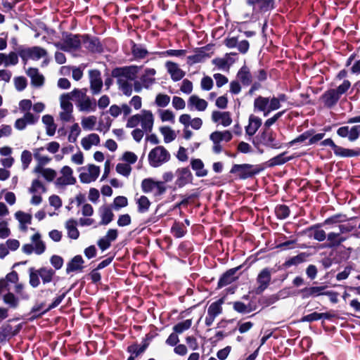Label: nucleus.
Listing matches in <instances>:
<instances>
[{"mask_svg":"<svg viewBox=\"0 0 360 360\" xmlns=\"http://www.w3.org/2000/svg\"><path fill=\"white\" fill-rule=\"evenodd\" d=\"M132 53L136 58H143L148 54L147 50L141 45L134 44Z\"/></svg>","mask_w":360,"mask_h":360,"instance_id":"nucleus-58","label":"nucleus"},{"mask_svg":"<svg viewBox=\"0 0 360 360\" xmlns=\"http://www.w3.org/2000/svg\"><path fill=\"white\" fill-rule=\"evenodd\" d=\"M39 274L43 281V283H48L51 282L55 272L51 269L43 267L39 269Z\"/></svg>","mask_w":360,"mask_h":360,"instance_id":"nucleus-46","label":"nucleus"},{"mask_svg":"<svg viewBox=\"0 0 360 360\" xmlns=\"http://www.w3.org/2000/svg\"><path fill=\"white\" fill-rule=\"evenodd\" d=\"M41 120L46 126V134L51 136H53L56 130V125L53 117L50 115H45L42 117Z\"/></svg>","mask_w":360,"mask_h":360,"instance_id":"nucleus-33","label":"nucleus"},{"mask_svg":"<svg viewBox=\"0 0 360 360\" xmlns=\"http://www.w3.org/2000/svg\"><path fill=\"white\" fill-rule=\"evenodd\" d=\"M18 63V57L16 53L10 52L8 54L0 53V65L8 67L15 65Z\"/></svg>","mask_w":360,"mask_h":360,"instance_id":"nucleus-27","label":"nucleus"},{"mask_svg":"<svg viewBox=\"0 0 360 360\" xmlns=\"http://www.w3.org/2000/svg\"><path fill=\"white\" fill-rule=\"evenodd\" d=\"M136 203L138 205V211L140 213L146 212L151 204L149 199L145 195L140 196L136 200Z\"/></svg>","mask_w":360,"mask_h":360,"instance_id":"nucleus-45","label":"nucleus"},{"mask_svg":"<svg viewBox=\"0 0 360 360\" xmlns=\"http://www.w3.org/2000/svg\"><path fill=\"white\" fill-rule=\"evenodd\" d=\"M262 120L255 115H250L249 117L248 125L245 127L246 134L249 136H253L258 129L261 127Z\"/></svg>","mask_w":360,"mask_h":360,"instance_id":"nucleus-24","label":"nucleus"},{"mask_svg":"<svg viewBox=\"0 0 360 360\" xmlns=\"http://www.w3.org/2000/svg\"><path fill=\"white\" fill-rule=\"evenodd\" d=\"M160 117L162 122H169L171 123H174L175 122V115L174 112L170 110H162L159 112Z\"/></svg>","mask_w":360,"mask_h":360,"instance_id":"nucleus-52","label":"nucleus"},{"mask_svg":"<svg viewBox=\"0 0 360 360\" xmlns=\"http://www.w3.org/2000/svg\"><path fill=\"white\" fill-rule=\"evenodd\" d=\"M154 121L155 117L150 110H142L140 113L134 115L128 118L126 127L127 128H135L140 125L141 129L145 130L146 133H150L153 129Z\"/></svg>","mask_w":360,"mask_h":360,"instance_id":"nucleus-2","label":"nucleus"},{"mask_svg":"<svg viewBox=\"0 0 360 360\" xmlns=\"http://www.w3.org/2000/svg\"><path fill=\"white\" fill-rule=\"evenodd\" d=\"M39 276H40L39 269L36 270L32 267L29 269V283L32 287L37 288L39 286L40 283Z\"/></svg>","mask_w":360,"mask_h":360,"instance_id":"nucleus-48","label":"nucleus"},{"mask_svg":"<svg viewBox=\"0 0 360 360\" xmlns=\"http://www.w3.org/2000/svg\"><path fill=\"white\" fill-rule=\"evenodd\" d=\"M77 106L81 112H94L96 109V102L87 96L80 101V103H77Z\"/></svg>","mask_w":360,"mask_h":360,"instance_id":"nucleus-25","label":"nucleus"},{"mask_svg":"<svg viewBox=\"0 0 360 360\" xmlns=\"http://www.w3.org/2000/svg\"><path fill=\"white\" fill-rule=\"evenodd\" d=\"M238 79L246 86H248L252 82V75L248 67H242L237 74Z\"/></svg>","mask_w":360,"mask_h":360,"instance_id":"nucleus-35","label":"nucleus"},{"mask_svg":"<svg viewBox=\"0 0 360 360\" xmlns=\"http://www.w3.org/2000/svg\"><path fill=\"white\" fill-rule=\"evenodd\" d=\"M179 122L184 125V127L191 126L192 129L198 130L202 125V120L199 117L191 118L188 114H183L179 117Z\"/></svg>","mask_w":360,"mask_h":360,"instance_id":"nucleus-16","label":"nucleus"},{"mask_svg":"<svg viewBox=\"0 0 360 360\" xmlns=\"http://www.w3.org/2000/svg\"><path fill=\"white\" fill-rule=\"evenodd\" d=\"M18 53L25 61L30 59L37 60L47 55L46 51L39 46L21 49L19 50Z\"/></svg>","mask_w":360,"mask_h":360,"instance_id":"nucleus-9","label":"nucleus"},{"mask_svg":"<svg viewBox=\"0 0 360 360\" xmlns=\"http://www.w3.org/2000/svg\"><path fill=\"white\" fill-rule=\"evenodd\" d=\"M38 118L39 117L34 115L30 112H25L22 117L15 120L14 127L18 130H23L27 124H34L37 122Z\"/></svg>","mask_w":360,"mask_h":360,"instance_id":"nucleus-14","label":"nucleus"},{"mask_svg":"<svg viewBox=\"0 0 360 360\" xmlns=\"http://www.w3.org/2000/svg\"><path fill=\"white\" fill-rule=\"evenodd\" d=\"M176 184L179 187H183L188 183L191 182L193 175L191 172L188 167L179 168L176 171Z\"/></svg>","mask_w":360,"mask_h":360,"instance_id":"nucleus-15","label":"nucleus"},{"mask_svg":"<svg viewBox=\"0 0 360 360\" xmlns=\"http://www.w3.org/2000/svg\"><path fill=\"white\" fill-rule=\"evenodd\" d=\"M347 220V218L346 215H344L342 214H335V215L326 219L324 221L323 224H325V225L333 224L344 222V221H346Z\"/></svg>","mask_w":360,"mask_h":360,"instance_id":"nucleus-55","label":"nucleus"},{"mask_svg":"<svg viewBox=\"0 0 360 360\" xmlns=\"http://www.w3.org/2000/svg\"><path fill=\"white\" fill-rule=\"evenodd\" d=\"M170 101V98L166 94H159L155 98V103L159 107H166Z\"/></svg>","mask_w":360,"mask_h":360,"instance_id":"nucleus-60","label":"nucleus"},{"mask_svg":"<svg viewBox=\"0 0 360 360\" xmlns=\"http://www.w3.org/2000/svg\"><path fill=\"white\" fill-rule=\"evenodd\" d=\"M34 174H41L47 181H52L56 176V172L51 168H44L43 166L37 165L34 169Z\"/></svg>","mask_w":360,"mask_h":360,"instance_id":"nucleus-23","label":"nucleus"},{"mask_svg":"<svg viewBox=\"0 0 360 360\" xmlns=\"http://www.w3.org/2000/svg\"><path fill=\"white\" fill-rule=\"evenodd\" d=\"M60 176L56 179V185L59 187L73 185L76 179L73 176V171L69 166H63L60 170Z\"/></svg>","mask_w":360,"mask_h":360,"instance_id":"nucleus-10","label":"nucleus"},{"mask_svg":"<svg viewBox=\"0 0 360 360\" xmlns=\"http://www.w3.org/2000/svg\"><path fill=\"white\" fill-rule=\"evenodd\" d=\"M77 221L69 219L65 223V228L68 231V236L72 239L78 238L79 236V231L77 229Z\"/></svg>","mask_w":360,"mask_h":360,"instance_id":"nucleus-39","label":"nucleus"},{"mask_svg":"<svg viewBox=\"0 0 360 360\" xmlns=\"http://www.w3.org/2000/svg\"><path fill=\"white\" fill-rule=\"evenodd\" d=\"M156 71L153 68H147L141 77V81L144 88H149L155 82Z\"/></svg>","mask_w":360,"mask_h":360,"instance_id":"nucleus-26","label":"nucleus"},{"mask_svg":"<svg viewBox=\"0 0 360 360\" xmlns=\"http://www.w3.org/2000/svg\"><path fill=\"white\" fill-rule=\"evenodd\" d=\"M237 271V269H232L226 271L219 279L218 285L221 288L235 281L236 276H234Z\"/></svg>","mask_w":360,"mask_h":360,"instance_id":"nucleus-34","label":"nucleus"},{"mask_svg":"<svg viewBox=\"0 0 360 360\" xmlns=\"http://www.w3.org/2000/svg\"><path fill=\"white\" fill-rule=\"evenodd\" d=\"M32 160V155L30 151L25 150L22 152L20 155V160L22 162V169L25 170L28 168Z\"/></svg>","mask_w":360,"mask_h":360,"instance_id":"nucleus-51","label":"nucleus"},{"mask_svg":"<svg viewBox=\"0 0 360 360\" xmlns=\"http://www.w3.org/2000/svg\"><path fill=\"white\" fill-rule=\"evenodd\" d=\"M100 143V137L97 134H89L81 139V146L85 150H90Z\"/></svg>","mask_w":360,"mask_h":360,"instance_id":"nucleus-20","label":"nucleus"},{"mask_svg":"<svg viewBox=\"0 0 360 360\" xmlns=\"http://www.w3.org/2000/svg\"><path fill=\"white\" fill-rule=\"evenodd\" d=\"M287 109L279 111L274 114L271 117L267 119L264 122V129H269V127L273 125L286 111Z\"/></svg>","mask_w":360,"mask_h":360,"instance_id":"nucleus-57","label":"nucleus"},{"mask_svg":"<svg viewBox=\"0 0 360 360\" xmlns=\"http://www.w3.org/2000/svg\"><path fill=\"white\" fill-rule=\"evenodd\" d=\"M283 103L287 104V109L290 108L291 104L287 102V96L283 94L271 98L259 96L254 101V111L262 112L266 117L271 112L280 109Z\"/></svg>","mask_w":360,"mask_h":360,"instance_id":"nucleus-1","label":"nucleus"},{"mask_svg":"<svg viewBox=\"0 0 360 360\" xmlns=\"http://www.w3.org/2000/svg\"><path fill=\"white\" fill-rule=\"evenodd\" d=\"M141 189L143 193H153L154 195H162L166 191L162 181H156L151 178L144 179L142 181Z\"/></svg>","mask_w":360,"mask_h":360,"instance_id":"nucleus-8","label":"nucleus"},{"mask_svg":"<svg viewBox=\"0 0 360 360\" xmlns=\"http://www.w3.org/2000/svg\"><path fill=\"white\" fill-rule=\"evenodd\" d=\"M79 178L83 184H90L95 181L100 174V167L93 164H89L80 167Z\"/></svg>","mask_w":360,"mask_h":360,"instance_id":"nucleus-6","label":"nucleus"},{"mask_svg":"<svg viewBox=\"0 0 360 360\" xmlns=\"http://www.w3.org/2000/svg\"><path fill=\"white\" fill-rule=\"evenodd\" d=\"M99 212L101 218V225H107L113 220L114 214L110 207L107 206L101 207Z\"/></svg>","mask_w":360,"mask_h":360,"instance_id":"nucleus-29","label":"nucleus"},{"mask_svg":"<svg viewBox=\"0 0 360 360\" xmlns=\"http://www.w3.org/2000/svg\"><path fill=\"white\" fill-rule=\"evenodd\" d=\"M160 131L164 137V141L169 143L173 141L176 137V133L171 127L168 126L162 127L160 128Z\"/></svg>","mask_w":360,"mask_h":360,"instance_id":"nucleus-40","label":"nucleus"},{"mask_svg":"<svg viewBox=\"0 0 360 360\" xmlns=\"http://www.w3.org/2000/svg\"><path fill=\"white\" fill-rule=\"evenodd\" d=\"M170 159V154L163 146H156L148 153V162L151 167H158L167 162Z\"/></svg>","mask_w":360,"mask_h":360,"instance_id":"nucleus-4","label":"nucleus"},{"mask_svg":"<svg viewBox=\"0 0 360 360\" xmlns=\"http://www.w3.org/2000/svg\"><path fill=\"white\" fill-rule=\"evenodd\" d=\"M322 318L328 319L329 315L326 313H321L320 314V313H317V312H314V313H311L310 314L305 316L303 318V321L311 322V321L319 320Z\"/></svg>","mask_w":360,"mask_h":360,"instance_id":"nucleus-59","label":"nucleus"},{"mask_svg":"<svg viewBox=\"0 0 360 360\" xmlns=\"http://www.w3.org/2000/svg\"><path fill=\"white\" fill-rule=\"evenodd\" d=\"M333 152L337 156L340 157H354L359 154V152L354 151L351 149L344 148L337 145L334 148Z\"/></svg>","mask_w":360,"mask_h":360,"instance_id":"nucleus-43","label":"nucleus"},{"mask_svg":"<svg viewBox=\"0 0 360 360\" xmlns=\"http://www.w3.org/2000/svg\"><path fill=\"white\" fill-rule=\"evenodd\" d=\"M15 217L20 222V229L22 230H25L27 228L26 226L31 224L32 215L29 213L18 211L15 212Z\"/></svg>","mask_w":360,"mask_h":360,"instance_id":"nucleus-36","label":"nucleus"},{"mask_svg":"<svg viewBox=\"0 0 360 360\" xmlns=\"http://www.w3.org/2000/svg\"><path fill=\"white\" fill-rule=\"evenodd\" d=\"M84 260L80 255L74 257L68 264L66 271L68 273L80 271L83 269Z\"/></svg>","mask_w":360,"mask_h":360,"instance_id":"nucleus-32","label":"nucleus"},{"mask_svg":"<svg viewBox=\"0 0 360 360\" xmlns=\"http://www.w3.org/2000/svg\"><path fill=\"white\" fill-rule=\"evenodd\" d=\"M346 238L340 235V233L330 232L327 235V240L328 241V247L335 248L341 245L342 243L346 240Z\"/></svg>","mask_w":360,"mask_h":360,"instance_id":"nucleus-31","label":"nucleus"},{"mask_svg":"<svg viewBox=\"0 0 360 360\" xmlns=\"http://www.w3.org/2000/svg\"><path fill=\"white\" fill-rule=\"evenodd\" d=\"M256 139L257 141L253 142L256 147L262 144L271 148H281V143L276 140V134L271 129H263Z\"/></svg>","mask_w":360,"mask_h":360,"instance_id":"nucleus-5","label":"nucleus"},{"mask_svg":"<svg viewBox=\"0 0 360 360\" xmlns=\"http://www.w3.org/2000/svg\"><path fill=\"white\" fill-rule=\"evenodd\" d=\"M4 302L13 308L16 307L18 304V299L13 293L11 292H8L4 296Z\"/></svg>","mask_w":360,"mask_h":360,"instance_id":"nucleus-62","label":"nucleus"},{"mask_svg":"<svg viewBox=\"0 0 360 360\" xmlns=\"http://www.w3.org/2000/svg\"><path fill=\"white\" fill-rule=\"evenodd\" d=\"M223 300L220 299L214 302H212L207 309L208 315H212L214 317H217L219 314H220L222 311L221 305L223 304Z\"/></svg>","mask_w":360,"mask_h":360,"instance_id":"nucleus-44","label":"nucleus"},{"mask_svg":"<svg viewBox=\"0 0 360 360\" xmlns=\"http://www.w3.org/2000/svg\"><path fill=\"white\" fill-rule=\"evenodd\" d=\"M116 172L126 177H128L131 172V167L127 163H118L116 165Z\"/></svg>","mask_w":360,"mask_h":360,"instance_id":"nucleus-54","label":"nucleus"},{"mask_svg":"<svg viewBox=\"0 0 360 360\" xmlns=\"http://www.w3.org/2000/svg\"><path fill=\"white\" fill-rule=\"evenodd\" d=\"M201 89L204 91H210L213 86V80L209 76H205L201 79Z\"/></svg>","mask_w":360,"mask_h":360,"instance_id":"nucleus-64","label":"nucleus"},{"mask_svg":"<svg viewBox=\"0 0 360 360\" xmlns=\"http://www.w3.org/2000/svg\"><path fill=\"white\" fill-rule=\"evenodd\" d=\"M326 288V285L312 286L302 289V292L303 293V297L304 298L309 297H318L320 295H324Z\"/></svg>","mask_w":360,"mask_h":360,"instance_id":"nucleus-22","label":"nucleus"},{"mask_svg":"<svg viewBox=\"0 0 360 360\" xmlns=\"http://www.w3.org/2000/svg\"><path fill=\"white\" fill-rule=\"evenodd\" d=\"M259 170L256 169L253 165L249 164L234 165L231 169V173L236 174L240 179H247L255 174H257Z\"/></svg>","mask_w":360,"mask_h":360,"instance_id":"nucleus-11","label":"nucleus"},{"mask_svg":"<svg viewBox=\"0 0 360 360\" xmlns=\"http://www.w3.org/2000/svg\"><path fill=\"white\" fill-rule=\"evenodd\" d=\"M46 191V188L44 184L38 179L32 180L28 191L30 193H44Z\"/></svg>","mask_w":360,"mask_h":360,"instance_id":"nucleus-42","label":"nucleus"},{"mask_svg":"<svg viewBox=\"0 0 360 360\" xmlns=\"http://www.w3.org/2000/svg\"><path fill=\"white\" fill-rule=\"evenodd\" d=\"M147 347V345L144 344L141 346L138 345H133L128 347V352L135 354V356H139L141 353H143Z\"/></svg>","mask_w":360,"mask_h":360,"instance_id":"nucleus-63","label":"nucleus"},{"mask_svg":"<svg viewBox=\"0 0 360 360\" xmlns=\"http://www.w3.org/2000/svg\"><path fill=\"white\" fill-rule=\"evenodd\" d=\"M60 111L58 117L63 122H71L74 121L73 105L70 101L69 94H62L59 98Z\"/></svg>","mask_w":360,"mask_h":360,"instance_id":"nucleus-3","label":"nucleus"},{"mask_svg":"<svg viewBox=\"0 0 360 360\" xmlns=\"http://www.w3.org/2000/svg\"><path fill=\"white\" fill-rule=\"evenodd\" d=\"M70 96V101L73 98L75 99L77 104L80 103V101L83 100L86 96V90L84 89H74L70 93H67Z\"/></svg>","mask_w":360,"mask_h":360,"instance_id":"nucleus-53","label":"nucleus"},{"mask_svg":"<svg viewBox=\"0 0 360 360\" xmlns=\"http://www.w3.org/2000/svg\"><path fill=\"white\" fill-rule=\"evenodd\" d=\"M97 123V117L94 115L83 117L81 120V124L84 130H93Z\"/></svg>","mask_w":360,"mask_h":360,"instance_id":"nucleus-41","label":"nucleus"},{"mask_svg":"<svg viewBox=\"0 0 360 360\" xmlns=\"http://www.w3.org/2000/svg\"><path fill=\"white\" fill-rule=\"evenodd\" d=\"M27 75L31 78L32 84L35 86H41L44 84V78L39 74L37 68H30L27 70Z\"/></svg>","mask_w":360,"mask_h":360,"instance_id":"nucleus-28","label":"nucleus"},{"mask_svg":"<svg viewBox=\"0 0 360 360\" xmlns=\"http://www.w3.org/2000/svg\"><path fill=\"white\" fill-rule=\"evenodd\" d=\"M207 102L196 95H192L188 100V106L191 110L195 109L198 111H204L207 108Z\"/></svg>","mask_w":360,"mask_h":360,"instance_id":"nucleus-19","label":"nucleus"},{"mask_svg":"<svg viewBox=\"0 0 360 360\" xmlns=\"http://www.w3.org/2000/svg\"><path fill=\"white\" fill-rule=\"evenodd\" d=\"M81 134V129L78 123L73 124L70 128L68 134V141L70 143L76 142L77 138Z\"/></svg>","mask_w":360,"mask_h":360,"instance_id":"nucleus-47","label":"nucleus"},{"mask_svg":"<svg viewBox=\"0 0 360 360\" xmlns=\"http://www.w3.org/2000/svg\"><path fill=\"white\" fill-rule=\"evenodd\" d=\"M276 213L279 219H284L289 216L290 210L286 205H279L276 208Z\"/></svg>","mask_w":360,"mask_h":360,"instance_id":"nucleus-61","label":"nucleus"},{"mask_svg":"<svg viewBox=\"0 0 360 360\" xmlns=\"http://www.w3.org/2000/svg\"><path fill=\"white\" fill-rule=\"evenodd\" d=\"M271 278V272L269 269H262L257 276V282L258 287L257 292L260 293L263 292L269 285Z\"/></svg>","mask_w":360,"mask_h":360,"instance_id":"nucleus-13","label":"nucleus"},{"mask_svg":"<svg viewBox=\"0 0 360 360\" xmlns=\"http://www.w3.org/2000/svg\"><path fill=\"white\" fill-rule=\"evenodd\" d=\"M192 169L195 172V175L198 177L207 176V170L204 168V163L200 159H192L191 161Z\"/></svg>","mask_w":360,"mask_h":360,"instance_id":"nucleus-30","label":"nucleus"},{"mask_svg":"<svg viewBox=\"0 0 360 360\" xmlns=\"http://www.w3.org/2000/svg\"><path fill=\"white\" fill-rule=\"evenodd\" d=\"M165 67L172 80L175 82L181 80L185 76V72L175 63L167 61L165 63Z\"/></svg>","mask_w":360,"mask_h":360,"instance_id":"nucleus-18","label":"nucleus"},{"mask_svg":"<svg viewBox=\"0 0 360 360\" xmlns=\"http://www.w3.org/2000/svg\"><path fill=\"white\" fill-rule=\"evenodd\" d=\"M340 95L335 89H331L324 94L323 99L324 103L328 106L333 105L340 98Z\"/></svg>","mask_w":360,"mask_h":360,"instance_id":"nucleus-38","label":"nucleus"},{"mask_svg":"<svg viewBox=\"0 0 360 360\" xmlns=\"http://www.w3.org/2000/svg\"><path fill=\"white\" fill-rule=\"evenodd\" d=\"M90 88L93 94H98L103 86V81L98 70H93L89 72Z\"/></svg>","mask_w":360,"mask_h":360,"instance_id":"nucleus-12","label":"nucleus"},{"mask_svg":"<svg viewBox=\"0 0 360 360\" xmlns=\"http://www.w3.org/2000/svg\"><path fill=\"white\" fill-rule=\"evenodd\" d=\"M118 84L120 89L126 96H130L132 94V86L127 82L126 79L120 77L118 79Z\"/></svg>","mask_w":360,"mask_h":360,"instance_id":"nucleus-50","label":"nucleus"},{"mask_svg":"<svg viewBox=\"0 0 360 360\" xmlns=\"http://www.w3.org/2000/svg\"><path fill=\"white\" fill-rule=\"evenodd\" d=\"M44 150V148L43 147L35 148L33 153L34 159L38 162L37 165H41V167L48 164L51 160V158L42 153Z\"/></svg>","mask_w":360,"mask_h":360,"instance_id":"nucleus-37","label":"nucleus"},{"mask_svg":"<svg viewBox=\"0 0 360 360\" xmlns=\"http://www.w3.org/2000/svg\"><path fill=\"white\" fill-rule=\"evenodd\" d=\"M41 234L39 232L35 233L31 237V243L25 244L22 246L23 252L30 255L34 252L37 255H41L46 250V245L41 240Z\"/></svg>","mask_w":360,"mask_h":360,"instance_id":"nucleus-7","label":"nucleus"},{"mask_svg":"<svg viewBox=\"0 0 360 360\" xmlns=\"http://www.w3.org/2000/svg\"><path fill=\"white\" fill-rule=\"evenodd\" d=\"M191 319L185 320L174 326V330L177 333H182L184 331L189 329L191 326Z\"/></svg>","mask_w":360,"mask_h":360,"instance_id":"nucleus-56","label":"nucleus"},{"mask_svg":"<svg viewBox=\"0 0 360 360\" xmlns=\"http://www.w3.org/2000/svg\"><path fill=\"white\" fill-rule=\"evenodd\" d=\"M286 153H283L278 155L271 158L269 160V165L273 167L276 165H283L292 159L291 157H285Z\"/></svg>","mask_w":360,"mask_h":360,"instance_id":"nucleus-49","label":"nucleus"},{"mask_svg":"<svg viewBox=\"0 0 360 360\" xmlns=\"http://www.w3.org/2000/svg\"><path fill=\"white\" fill-rule=\"evenodd\" d=\"M212 120L214 123L220 124L224 127H228L232 123V119L229 112L213 111Z\"/></svg>","mask_w":360,"mask_h":360,"instance_id":"nucleus-17","label":"nucleus"},{"mask_svg":"<svg viewBox=\"0 0 360 360\" xmlns=\"http://www.w3.org/2000/svg\"><path fill=\"white\" fill-rule=\"evenodd\" d=\"M58 48L64 51H70L76 49L80 46V40L75 35L68 36L63 44L56 45Z\"/></svg>","mask_w":360,"mask_h":360,"instance_id":"nucleus-21","label":"nucleus"}]
</instances>
